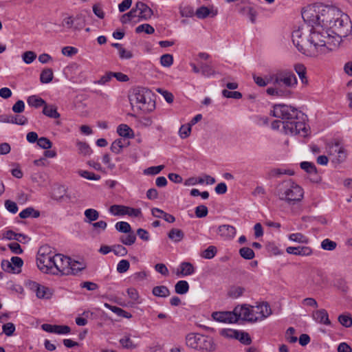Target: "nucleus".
Masks as SVG:
<instances>
[{
  "instance_id": "1",
  "label": "nucleus",
  "mask_w": 352,
  "mask_h": 352,
  "mask_svg": "<svg viewBox=\"0 0 352 352\" xmlns=\"http://www.w3.org/2000/svg\"><path fill=\"white\" fill-rule=\"evenodd\" d=\"M317 25L316 23H301L292 33V41L294 45L300 52L308 56L328 53L323 52L322 47L317 45V39L320 41L322 44L326 40L322 34L316 35Z\"/></svg>"
},
{
  "instance_id": "2",
  "label": "nucleus",
  "mask_w": 352,
  "mask_h": 352,
  "mask_svg": "<svg viewBox=\"0 0 352 352\" xmlns=\"http://www.w3.org/2000/svg\"><path fill=\"white\" fill-rule=\"evenodd\" d=\"M271 115L283 120V129L286 134L308 135V128L305 120L307 116L296 108L284 104H274Z\"/></svg>"
},
{
  "instance_id": "3",
  "label": "nucleus",
  "mask_w": 352,
  "mask_h": 352,
  "mask_svg": "<svg viewBox=\"0 0 352 352\" xmlns=\"http://www.w3.org/2000/svg\"><path fill=\"white\" fill-rule=\"evenodd\" d=\"M270 80L274 87L266 89L267 95L281 98H290L292 95V89L295 88L298 80L294 73L288 69H281L270 75Z\"/></svg>"
},
{
  "instance_id": "4",
  "label": "nucleus",
  "mask_w": 352,
  "mask_h": 352,
  "mask_svg": "<svg viewBox=\"0 0 352 352\" xmlns=\"http://www.w3.org/2000/svg\"><path fill=\"white\" fill-rule=\"evenodd\" d=\"M316 35L322 34L325 37L322 44L317 40V45L322 47L323 52H330L335 50L340 45L342 38H345L352 32V23H335L334 29L324 28L322 23H316Z\"/></svg>"
},
{
  "instance_id": "5",
  "label": "nucleus",
  "mask_w": 352,
  "mask_h": 352,
  "mask_svg": "<svg viewBox=\"0 0 352 352\" xmlns=\"http://www.w3.org/2000/svg\"><path fill=\"white\" fill-rule=\"evenodd\" d=\"M275 194L280 200L294 205L303 199L304 190L292 179H287L277 185Z\"/></svg>"
},
{
  "instance_id": "6",
  "label": "nucleus",
  "mask_w": 352,
  "mask_h": 352,
  "mask_svg": "<svg viewBox=\"0 0 352 352\" xmlns=\"http://www.w3.org/2000/svg\"><path fill=\"white\" fill-rule=\"evenodd\" d=\"M151 93L144 87L133 89L129 100L131 104H135L138 107L145 112H151L155 107V100L151 97Z\"/></svg>"
},
{
  "instance_id": "7",
  "label": "nucleus",
  "mask_w": 352,
  "mask_h": 352,
  "mask_svg": "<svg viewBox=\"0 0 352 352\" xmlns=\"http://www.w3.org/2000/svg\"><path fill=\"white\" fill-rule=\"evenodd\" d=\"M56 256V254L52 250L49 245L41 246L36 256V265L39 270L43 273L51 274Z\"/></svg>"
},
{
  "instance_id": "8",
  "label": "nucleus",
  "mask_w": 352,
  "mask_h": 352,
  "mask_svg": "<svg viewBox=\"0 0 352 352\" xmlns=\"http://www.w3.org/2000/svg\"><path fill=\"white\" fill-rule=\"evenodd\" d=\"M186 339L187 346L196 350L210 352L216 347L213 339L208 336L191 333L187 335Z\"/></svg>"
},
{
  "instance_id": "9",
  "label": "nucleus",
  "mask_w": 352,
  "mask_h": 352,
  "mask_svg": "<svg viewBox=\"0 0 352 352\" xmlns=\"http://www.w3.org/2000/svg\"><path fill=\"white\" fill-rule=\"evenodd\" d=\"M152 15V10L144 3L139 1L129 13L122 15L121 22L131 21L135 18L138 20H148Z\"/></svg>"
},
{
  "instance_id": "10",
  "label": "nucleus",
  "mask_w": 352,
  "mask_h": 352,
  "mask_svg": "<svg viewBox=\"0 0 352 352\" xmlns=\"http://www.w3.org/2000/svg\"><path fill=\"white\" fill-rule=\"evenodd\" d=\"M325 6L321 3L309 4L301 9L304 22H320L324 18Z\"/></svg>"
},
{
  "instance_id": "11",
  "label": "nucleus",
  "mask_w": 352,
  "mask_h": 352,
  "mask_svg": "<svg viewBox=\"0 0 352 352\" xmlns=\"http://www.w3.org/2000/svg\"><path fill=\"white\" fill-rule=\"evenodd\" d=\"M349 21H350L349 16L339 8L325 6L324 18L320 22H347Z\"/></svg>"
},
{
  "instance_id": "12",
  "label": "nucleus",
  "mask_w": 352,
  "mask_h": 352,
  "mask_svg": "<svg viewBox=\"0 0 352 352\" xmlns=\"http://www.w3.org/2000/svg\"><path fill=\"white\" fill-rule=\"evenodd\" d=\"M71 258L61 254H56L54 265L52 268L53 275H69Z\"/></svg>"
},
{
  "instance_id": "13",
  "label": "nucleus",
  "mask_w": 352,
  "mask_h": 352,
  "mask_svg": "<svg viewBox=\"0 0 352 352\" xmlns=\"http://www.w3.org/2000/svg\"><path fill=\"white\" fill-rule=\"evenodd\" d=\"M329 155L331 157V162L335 164L344 162L347 156L346 151L338 142L329 146Z\"/></svg>"
},
{
  "instance_id": "14",
  "label": "nucleus",
  "mask_w": 352,
  "mask_h": 352,
  "mask_svg": "<svg viewBox=\"0 0 352 352\" xmlns=\"http://www.w3.org/2000/svg\"><path fill=\"white\" fill-rule=\"evenodd\" d=\"M54 30L66 36L74 37L82 29V23H54Z\"/></svg>"
},
{
  "instance_id": "15",
  "label": "nucleus",
  "mask_w": 352,
  "mask_h": 352,
  "mask_svg": "<svg viewBox=\"0 0 352 352\" xmlns=\"http://www.w3.org/2000/svg\"><path fill=\"white\" fill-rule=\"evenodd\" d=\"M109 212L115 216L129 215L132 217H140L142 215L140 208H133L123 205H113Z\"/></svg>"
},
{
  "instance_id": "16",
  "label": "nucleus",
  "mask_w": 352,
  "mask_h": 352,
  "mask_svg": "<svg viewBox=\"0 0 352 352\" xmlns=\"http://www.w3.org/2000/svg\"><path fill=\"white\" fill-rule=\"evenodd\" d=\"M252 315L254 322L261 321L272 314V309L269 304L266 302H263L257 306L252 307Z\"/></svg>"
},
{
  "instance_id": "17",
  "label": "nucleus",
  "mask_w": 352,
  "mask_h": 352,
  "mask_svg": "<svg viewBox=\"0 0 352 352\" xmlns=\"http://www.w3.org/2000/svg\"><path fill=\"white\" fill-rule=\"evenodd\" d=\"M234 312L237 322L242 320L244 321L255 322L252 315V309H250L247 305H238L234 307Z\"/></svg>"
},
{
  "instance_id": "18",
  "label": "nucleus",
  "mask_w": 352,
  "mask_h": 352,
  "mask_svg": "<svg viewBox=\"0 0 352 352\" xmlns=\"http://www.w3.org/2000/svg\"><path fill=\"white\" fill-rule=\"evenodd\" d=\"M212 317L214 320L221 322H237V318L234 315V310L232 311H215L212 313Z\"/></svg>"
},
{
  "instance_id": "19",
  "label": "nucleus",
  "mask_w": 352,
  "mask_h": 352,
  "mask_svg": "<svg viewBox=\"0 0 352 352\" xmlns=\"http://www.w3.org/2000/svg\"><path fill=\"white\" fill-rule=\"evenodd\" d=\"M0 122L11 123L18 125H25L28 123V118L21 115H0Z\"/></svg>"
},
{
  "instance_id": "20",
  "label": "nucleus",
  "mask_w": 352,
  "mask_h": 352,
  "mask_svg": "<svg viewBox=\"0 0 352 352\" xmlns=\"http://www.w3.org/2000/svg\"><path fill=\"white\" fill-rule=\"evenodd\" d=\"M41 328L47 332L56 334H67L71 331L70 327L67 325L43 324Z\"/></svg>"
},
{
  "instance_id": "21",
  "label": "nucleus",
  "mask_w": 352,
  "mask_h": 352,
  "mask_svg": "<svg viewBox=\"0 0 352 352\" xmlns=\"http://www.w3.org/2000/svg\"><path fill=\"white\" fill-rule=\"evenodd\" d=\"M218 13V10L214 7L208 8L201 6L195 11V15L199 19H205L207 17L213 18Z\"/></svg>"
},
{
  "instance_id": "22",
  "label": "nucleus",
  "mask_w": 352,
  "mask_h": 352,
  "mask_svg": "<svg viewBox=\"0 0 352 352\" xmlns=\"http://www.w3.org/2000/svg\"><path fill=\"white\" fill-rule=\"evenodd\" d=\"M288 254H294L296 256H307L313 253V250L308 246H297V247H288L286 249Z\"/></svg>"
},
{
  "instance_id": "23",
  "label": "nucleus",
  "mask_w": 352,
  "mask_h": 352,
  "mask_svg": "<svg viewBox=\"0 0 352 352\" xmlns=\"http://www.w3.org/2000/svg\"><path fill=\"white\" fill-rule=\"evenodd\" d=\"M300 168L309 173L312 178L311 180L314 182H318L320 180L316 166L314 163L309 162H302L300 164Z\"/></svg>"
},
{
  "instance_id": "24",
  "label": "nucleus",
  "mask_w": 352,
  "mask_h": 352,
  "mask_svg": "<svg viewBox=\"0 0 352 352\" xmlns=\"http://www.w3.org/2000/svg\"><path fill=\"white\" fill-rule=\"evenodd\" d=\"M32 288L35 290L36 295L38 298L49 299L52 296V292L50 288L38 283H33Z\"/></svg>"
},
{
  "instance_id": "25",
  "label": "nucleus",
  "mask_w": 352,
  "mask_h": 352,
  "mask_svg": "<svg viewBox=\"0 0 352 352\" xmlns=\"http://www.w3.org/2000/svg\"><path fill=\"white\" fill-rule=\"evenodd\" d=\"M218 232L225 239H232L236 234V228L230 225H221L218 228Z\"/></svg>"
},
{
  "instance_id": "26",
  "label": "nucleus",
  "mask_w": 352,
  "mask_h": 352,
  "mask_svg": "<svg viewBox=\"0 0 352 352\" xmlns=\"http://www.w3.org/2000/svg\"><path fill=\"white\" fill-rule=\"evenodd\" d=\"M313 318L316 322L319 323H322L326 325L331 324V321L329 318V314L327 311L324 309L314 311L313 313Z\"/></svg>"
},
{
  "instance_id": "27",
  "label": "nucleus",
  "mask_w": 352,
  "mask_h": 352,
  "mask_svg": "<svg viewBox=\"0 0 352 352\" xmlns=\"http://www.w3.org/2000/svg\"><path fill=\"white\" fill-rule=\"evenodd\" d=\"M129 145V141L122 138H118L112 142L110 149L113 153L119 154L122 152L123 148H125Z\"/></svg>"
},
{
  "instance_id": "28",
  "label": "nucleus",
  "mask_w": 352,
  "mask_h": 352,
  "mask_svg": "<svg viewBox=\"0 0 352 352\" xmlns=\"http://www.w3.org/2000/svg\"><path fill=\"white\" fill-rule=\"evenodd\" d=\"M195 273V267L189 262H182L179 265V271L177 272V275L183 276H190Z\"/></svg>"
},
{
  "instance_id": "29",
  "label": "nucleus",
  "mask_w": 352,
  "mask_h": 352,
  "mask_svg": "<svg viewBox=\"0 0 352 352\" xmlns=\"http://www.w3.org/2000/svg\"><path fill=\"white\" fill-rule=\"evenodd\" d=\"M42 113L50 118H59L60 115L57 111V107L53 104H45Z\"/></svg>"
},
{
  "instance_id": "30",
  "label": "nucleus",
  "mask_w": 352,
  "mask_h": 352,
  "mask_svg": "<svg viewBox=\"0 0 352 352\" xmlns=\"http://www.w3.org/2000/svg\"><path fill=\"white\" fill-rule=\"evenodd\" d=\"M27 102L29 106L34 108L44 107L46 104V102L43 98L35 95L29 96L27 99Z\"/></svg>"
},
{
  "instance_id": "31",
  "label": "nucleus",
  "mask_w": 352,
  "mask_h": 352,
  "mask_svg": "<svg viewBox=\"0 0 352 352\" xmlns=\"http://www.w3.org/2000/svg\"><path fill=\"white\" fill-rule=\"evenodd\" d=\"M86 265L83 262L74 261L71 259V265L69 266V274L76 275L78 272L85 269Z\"/></svg>"
},
{
  "instance_id": "32",
  "label": "nucleus",
  "mask_w": 352,
  "mask_h": 352,
  "mask_svg": "<svg viewBox=\"0 0 352 352\" xmlns=\"http://www.w3.org/2000/svg\"><path fill=\"white\" fill-rule=\"evenodd\" d=\"M168 236L171 241L178 243L184 239V233L180 229L173 228L169 231Z\"/></svg>"
},
{
  "instance_id": "33",
  "label": "nucleus",
  "mask_w": 352,
  "mask_h": 352,
  "mask_svg": "<svg viewBox=\"0 0 352 352\" xmlns=\"http://www.w3.org/2000/svg\"><path fill=\"white\" fill-rule=\"evenodd\" d=\"M117 133L123 138H131L133 137V130L124 124H121L118 126Z\"/></svg>"
},
{
  "instance_id": "34",
  "label": "nucleus",
  "mask_w": 352,
  "mask_h": 352,
  "mask_svg": "<svg viewBox=\"0 0 352 352\" xmlns=\"http://www.w3.org/2000/svg\"><path fill=\"white\" fill-rule=\"evenodd\" d=\"M152 293L157 297L166 298L170 294V290L166 286H155L153 288Z\"/></svg>"
},
{
  "instance_id": "35",
  "label": "nucleus",
  "mask_w": 352,
  "mask_h": 352,
  "mask_svg": "<svg viewBox=\"0 0 352 352\" xmlns=\"http://www.w3.org/2000/svg\"><path fill=\"white\" fill-rule=\"evenodd\" d=\"M19 217L21 219H27L29 217L38 218L40 217V212L38 210H34L32 207H28V208L23 210L19 213Z\"/></svg>"
},
{
  "instance_id": "36",
  "label": "nucleus",
  "mask_w": 352,
  "mask_h": 352,
  "mask_svg": "<svg viewBox=\"0 0 352 352\" xmlns=\"http://www.w3.org/2000/svg\"><path fill=\"white\" fill-rule=\"evenodd\" d=\"M245 292V288L241 286H232L228 292V296L233 299L238 298L241 297Z\"/></svg>"
},
{
  "instance_id": "37",
  "label": "nucleus",
  "mask_w": 352,
  "mask_h": 352,
  "mask_svg": "<svg viewBox=\"0 0 352 352\" xmlns=\"http://www.w3.org/2000/svg\"><path fill=\"white\" fill-rule=\"evenodd\" d=\"M189 290V285L186 280H179L175 285V291L178 294H185Z\"/></svg>"
},
{
  "instance_id": "38",
  "label": "nucleus",
  "mask_w": 352,
  "mask_h": 352,
  "mask_svg": "<svg viewBox=\"0 0 352 352\" xmlns=\"http://www.w3.org/2000/svg\"><path fill=\"white\" fill-rule=\"evenodd\" d=\"M54 77L53 71L50 68L44 69L40 75V80L42 83L50 82Z\"/></svg>"
},
{
  "instance_id": "39",
  "label": "nucleus",
  "mask_w": 352,
  "mask_h": 352,
  "mask_svg": "<svg viewBox=\"0 0 352 352\" xmlns=\"http://www.w3.org/2000/svg\"><path fill=\"white\" fill-rule=\"evenodd\" d=\"M199 66L201 69V73L204 76L208 78L216 74L215 70L210 65L200 63Z\"/></svg>"
},
{
  "instance_id": "40",
  "label": "nucleus",
  "mask_w": 352,
  "mask_h": 352,
  "mask_svg": "<svg viewBox=\"0 0 352 352\" xmlns=\"http://www.w3.org/2000/svg\"><path fill=\"white\" fill-rule=\"evenodd\" d=\"M294 69L298 74L302 82L304 84L307 83L308 80L306 77V68L302 64H297L294 66Z\"/></svg>"
},
{
  "instance_id": "41",
  "label": "nucleus",
  "mask_w": 352,
  "mask_h": 352,
  "mask_svg": "<svg viewBox=\"0 0 352 352\" xmlns=\"http://www.w3.org/2000/svg\"><path fill=\"white\" fill-rule=\"evenodd\" d=\"M66 193V189L63 186H58L53 189L52 197L55 200H61Z\"/></svg>"
},
{
  "instance_id": "42",
  "label": "nucleus",
  "mask_w": 352,
  "mask_h": 352,
  "mask_svg": "<svg viewBox=\"0 0 352 352\" xmlns=\"http://www.w3.org/2000/svg\"><path fill=\"white\" fill-rule=\"evenodd\" d=\"M128 234L124 236H121L120 238V241L126 245H133L136 240V236L133 232L131 231V232L127 233Z\"/></svg>"
},
{
  "instance_id": "43",
  "label": "nucleus",
  "mask_w": 352,
  "mask_h": 352,
  "mask_svg": "<svg viewBox=\"0 0 352 352\" xmlns=\"http://www.w3.org/2000/svg\"><path fill=\"white\" fill-rule=\"evenodd\" d=\"M240 256L247 260L252 259L255 256L254 252L248 247H243L239 250Z\"/></svg>"
},
{
  "instance_id": "44",
  "label": "nucleus",
  "mask_w": 352,
  "mask_h": 352,
  "mask_svg": "<svg viewBox=\"0 0 352 352\" xmlns=\"http://www.w3.org/2000/svg\"><path fill=\"white\" fill-rule=\"evenodd\" d=\"M120 344L122 346L126 349H134L136 348V344L130 338L129 336H125L120 340Z\"/></svg>"
},
{
  "instance_id": "45",
  "label": "nucleus",
  "mask_w": 352,
  "mask_h": 352,
  "mask_svg": "<svg viewBox=\"0 0 352 352\" xmlns=\"http://www.w3.org/2000/svg\"><path fill=\"white\" fill-rule=\"evenodd\" d=\"M78 173L82 177H84L89 180L97 181L101 178L100 175H96L94 173L89 172L88 170H79L78 171Z\"/></svg>"
},
{
  "instance_id": "46",
  "label": "nucleus",
  "mask_w": 352,
  "mask_h": 352,
  "mask_svg": "<svg viewBox=\"0 0 352 352\" xmlns=\"http://www.w3.org/2000/svg\"><path fill=\"white\" fill-rule=\"evenodd\" d=\"M84 214L86 219H87V221L89 223L97 220L99 217V212L96 210L92 208L87 209Z\"/></svg>"
},
{
  "instance_id": "47",
  "label": "nucleus",
  "mask_w": 352,
  "mask_h": 352,
  "mask_svg": "<svg viewBox=\"0 0 352 352\" xmlns=\"http://www.w3.org/2000/svg\"><path fill=\"white\" fill-rule=\"evenodd\" d=\"M77 147L78 153L83 155H90L92 152L89 145L86 142H77Z\"/></svg>"
},
{
  "instance_id": "48",
  "label": "nucleus",
  "mask_w": 352,
  "mask_h": 352,
  "mask_svg": "<svg viewBox=\"0 0 352 352\" xmlns=\"http://www.w3.org/2000/svg\"><path fill=\"white\" fill-rule=\"evenodd\" d=\"M336 247L337 243L329 239H325L321 242V248L324 250L333 251Z\"/></svg>"
},
{
  "instance_id": "49",
  "label": "nucleus",
  "mask_w": 352,
  "mask_h": 352,
  "mask_svg": "<svg viewBox=\"0 0 352 352\" xmlns=\"http://www.w3.org/2000/svg\"><path fill=\"white\" fill-rule=\"evenodd\" d=\"M289 239L291 241L301 243H307L309 241L307 236H305V235L300 232L289 234Z\"/></svg>"
},
{
  "instance_id": "50",
  "label": "nucleus",
  "mask_w": 352,
  "mask_h": 352,
  "mask_svg": "<svg viewBox=\"0 0 352 352\" xmlns=\"http://www.w3.org/2000/svg\"><path fill=\"white\" fill-rule=\"evenodd\" d=\"M116 229L120 232L129 233L131 231L130 224L125 221H119L116 224Z\"/></svg>"
},
{
  "instance_id": "51",
  "label": "nucleus",
  "mask_w": 352,
  "mask_h": 352,
  "mask_svg": "<svg viewBox=\"0 0 352 352\" xmlns=\"http://www.w3.org/2000/svg\"><path fill=\"white\" fill-rule=\"evenodd\" d=\"M220 334L225 338H239V331L230 329H223L221 330Z\"/></svg>"
},
{
  "instance_id": "52",
  "label": "nucleus",
  "mask_w": 352,
  "mask_h": 352,
  "mask_svg": "<svg viewBox=\"0 0 352 352\" xmlns=\"http://www.w3.org/2000/svg\"><path fill=\"white\" fill-rule=\"evenodd\" d=\"M253 79L254 82L259 87H265L269 83H272V81L270 80V76L266 78H263L261 76H258L256 75H253Z\"/></svg>"
},
{
  "instance_id": "53",
  "label": "nucleus",
  "mask_w": 352,
  "mask_h": 352,
  "mask_svg": "<svg viewBox=\"0 0 352 352\" xmlns=\"http://www.w3.org/2000/svg\"><path fill=\"white\" fill-rule=\"evenodd\" d=\"M160 63L164 67H170L173 63V56L169 54L162 55L160 58Z\"/></svg>"
},
{
  "instance_id": "54",
  "label": "nucleus",
  "mask_w": 352,
  "mask_h": 352,
  "mask_svg": "<svg viewBox=\"0 0 352 352\" xmlns=\"http://www.w3.org/2000/svg\"><path fill=\"white\" fill-rule=\"evenodd\" d=\"M222 95L227 98L240 99L242 98V94L241 92L236 91H232L227 89H223L222 91Z\"/></svg>"
},
{
  "instance_id": "55",
  "label": "nucleus",
  "mask_w": 352,
  "mask_h": 352,
  "mask_svg": "<svg viewBox=\"0 0 352 352\" xmlns=\"http://www.w3.org/2000/svg\"><path fill=\"white\" fill-rule=\"evenodd\" d=\"M244 12L248 16V19L254 22L256 19L257 11L252 6H247L244 8Z\"/></svg>"
},
{
  "instance_id": "56",
  "label": "nucleus",
  "mask_w": 352,
  "mask_h": 352,
  "mask_svg": "<svg viewBox=\"0 0 352 352\" xmlns=\"http://www.w3.org/2000/svg\"><path fill=\"white\" fill-rule=\"evenodd\" d=\"M112 252L119 256H124L127 254V250L122 245H114L112 246Z\"/></svg>"
},
{
  "instance_id": "57",
  "label": "nucleus",
  "mask_w": 352,
  "mask_h": 352,
  "mask_svg": "<svg viewBox=\"0 0 352 352\" xmlns=\"http://www.w3.org/2000/svg\"><path fill=\"white\" fill-rule=\"evenodd\" d=\"M36 58V54L35 52L32 51H27L24 52L22 55L23 60L26 64L32 63Z\"/></svg>"
},
{
  "instance_id": "58",
  "label": "nucleus",
  "mask_w": 352,
  "mask_h": 352,
  "mask_svg": "<svg viewBox=\"0 0 352 352\" xmlns=\"http://www.w3.org/2000/svg\"><path fill=\"white\" fill-rule=\"evenodd\" d=\"M216 248L214 246L210 245L203 252L201 256L207 259H211L216 255Z\"/></svg>"
},
{
  "instance_id": "59",
  "label": "nucleus",
  "mask_w": 352,
  "mask_h": 352,
  "mask_svg": "<svg viewBox=\"0 0 352 352\" xmlns=\"http://www.w3.org/2000/svg\"><path fill=\"white\" fill-rule=\"evenodd\" d=\"M195 213L197 217L203 218L207 216L208 210L206 206L199 205L195 208Z\"/></svg>"
},
{
  "instance_id": "60",
  "label": "nucleus",
  "mask_w": 352,
  "mask_h": 352,
  "mask_svg": "<svg viewBox=\"0 0 352 352\" xmlns=\"http://www.w3.org/2000/svg\"><path fill=\"white\" fill-rule=\"evenodd\" d=\"M180 14L183 17H192L195 15V12L191 6H184L180 8Z\"/></svg>"
},
{
  "instance_id": "61",
  "label": "nucleus",
  "mask_w": 352,
  "mask_h": 352,
  "mask_svg": "<svg viewBox=\"0 0 352 352\" xmlns=\"http://www.w3.org/2000/svg\"><path fill=\"white\" fill-rule=\"evenodd\" d=\"M155 31L154 28L151 26L148 23H142L136 28L135 32L137 33H140L142 32H146V34H152Z\"/></svg>"
},
{
  "instance_id": "62",
  "label": "nucleus",
  "mask_w": 352,
  "mask_h": 352,
  "mask_svg": "<svg viewBox=\"0 0 352 352\" xmlns=\"http://www.w3.org/2000/svg\"><path fill=\"white\" fill-rule=\"evenodd\" d=\"M296 330L294 327H289L285 333V339L290 343H295L298 340L297 337L294 336Z\"/></svg>"
},
{
  "instance_id": "63",
  "label": "nucleus",
  "mask_w": 352,
  "mask_h": 352,
  "mask_svg": "<svg viewBox=\"0 0 352 352\" xmlns=\"http://www.w3.org/2000/svg\"><path fill=\"white\" fill-rule=\"evenodd\" d=\"M339 322L345 327H350L352 326V318L348 315H340L338 317Z\"/></svg>"
},
{
  "instance_id": "64",
  "label": "nucleus",
  "mask_w": 352,
  "mask_h": 352,
  "mask_svg": "<svg viewBox=\"0 0 352 352\" xmlns=\"http://www.w3.org/2000/svg\"><path fill=\"white\" fill-rule=\"evenodd\" d=\"M37 144L43 149H49L52 146V142L47 138L41 137L38 140Z\"/></svg>"
}]
</instances>
